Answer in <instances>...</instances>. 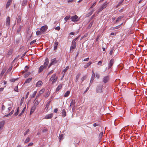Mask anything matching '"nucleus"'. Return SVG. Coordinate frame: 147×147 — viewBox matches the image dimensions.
Returning <instances> with one entry per match:
<instances>
[{
	"mask_svg": "<svg viewBox=\"0 0 147 147\" xmlns=\"http://www.w3.org/2000/svg\"><path fill=\"white\" fill-rule=\"evenodd\" d=\"M57 79L58 77L56 76V74H55L52 75L49 81L51 82L52 84H53L56 82Z\"/></svg>",
	"mask_w": 147,
	"mask_h": 147,
	"instance_id": "obj_1",
	"label": "nucleus"
},
{
	"mask_svg": "<svg viewBox=\"0 0 147 147\" xmlns=\"http://www.w3.org/2000/svg\"><path fill=\"white\" fill-rule=\"evenodd\" d=\"M48 28L47 26V25H45L41 27L40 29V30L42 32L43 34H45V32L47 30Z\"/></svg>",
	"mask_w": 147,
	"mask_h": 147,
	"instance_id": "obj_2",
	"label": "nucleus"
},
{
	"mask_svg": "<svg viewBox=\"0 0 147 147\" xmlns=\"http://www.w3.org/2000/svg\"><path fill=\"white\" fill-rule=\"evenodd\" d=\"M107 4L106 3H104L98 9V13L100 12L103 9L105 8L107 6Z\"/></svg>",
	"mask_w": 147,
	"mask_h": 147,
	"instance_id": "obj_3",
	"label": "nucleus"
},
{
	"mask_svg": "<svg viewBox=\"0 0 147 147\" xmlns=\"http://www.w3.org/2000/svg\"><path fill=\"white\" fill-rule=\"evenodd\" d=\"M58 62V61L56 60V58L53 59L51 61V62L49 64L48 68H49L52 65L56 64Z\"/></svg>",
	"mask_w": 147,
	"mask_h": 147,
	"instance_id": "obj_4",
	"label": "nucleus"
},
{
	"mask_svg": "<svg viewBox=\"0 0 147 147\" xmlns=\"http://www.w3.org/2000/svg\"><path fill=\"white\" fill-rule=\"evenodd\" d=\"M70 19L72 21L74 22H76L79 20L78 17L76 15L71 16V17Z\"/></svg>",
	"mask_w": 147,
	"mask_h": 147,
	"instance_id": "obj_5",
	"label": "nucleus"
},
{
	"mask_svg": "<svg viewBox=\"0 0 147 147\" xmlns=\"http://www.w3.org/2000/svg\"><path fill=\"white\" fill-rule=\"evenodd\" d=\"M114 60L113 59H111L110 60V61L109 63H108V69H110V68L113 65L114 63Z\"/></svg>",
	"mask_w": 147,
	"mask_h": 147,
	"instance_id": "obj_6",
	"label": "nucleus"
},
{
	"mask_svg": "<svg viewBox=\"0 0 147 147\" xmlns=\"http://www.w3.org/2000/svg\"><path fill=\"white\" fill-rule=\"evenodd\" d=\"M109 80V76H106L104 77L103 79V82L105 83L108 82Z\"/></svg>",
	"mask_w": 147,
	"mask_h": 147,
	"instance_id": "obj_7",
	"label": "nucleus"
},
{
	"mask_svg": "<svg viewBox=\"0 0 147 147\" xmlns=\"http://www.w3.org/2000/svg\"><path fill=\"white\" fill-rule=\"evenodd\" d=\"M46 67H45L43 65H41L39 68V70L38 71V73H40L44 69H46Z\"/></svg>",
	"mask_w": 147,
	"mask_h": 147,
	"instance_id": "obj_8",
	"label": "nucleus"
},
{
	"mask_svg": "<svg viewBox=\"0 0 147 147\" xmlns=\"http://www.w3.org/2000/svg\"><path fill=\"white\" fill-rule=\"evenodd\" d=\"M53 116V114L52 113L50 114L46 115L45 118L46 119H49L52 118Z\"/></svg>",
	"mask_w": 147,
	"mask_h": 147,
	"instance_id": "obj_9",
	"label": "nucleus"
},
{
	"mask_svg": "<svg viewBox=\"0 0 147 147\" xmlns=\"http://www.w3.org/2000/svg\"><path fill=\"white\" fill-rule=\"evenodd\" d=\"M102 86H98L96 89V92L98 93H101L102 92Z\"/></svg>",
	"mask_w": 147,
	"mask_h": 147,
	"instance_id": "obj_10",
	"label": "nucleus"
},
{
	"mask_svg": "<svg viewBox=\"0 0 147 147\" xmlns=\"http://www.w3.org/2000/svg\"><path fill=\"white\" fill-rule=\"evenodd\" d=\"M49 60L48 59V58H46L45 61V62L44 64L43 65L47 67L49 63Z\"/></svg>",
	"mask_w": 147,
	"mask_h": 147,
	"instance_id": "obj_11",
	"label": "nucleus"
},
{
	"mask_svg": "<svg viewBox=\"0 0 147 147\" xmlns=\"http://www.w3.org/2000/svg\"><path fill=\"white\" fill-rule=\"evenodd\" d=\"M49 60L48 59V58H46L45 61V62L44 64L43 65L47 67L49 63Z\"/></svg>",
	"mask_w": 147,
	"mask_h": 147,
	"instance_id": "obj_12",
	"label": "nucleus"
},
{
	"mask_svg": "<svg viewBox=\"0 0 147 147\" xmlns=\"http://www.w3.org/2000/svg\"><path fill=\"white\" fill-rule=\"evenodd\" d=\"M76 42H72V44L70 47V49L71 50L75 49L76 47Z\"/></svg>",
	"mask_w": 147,
	"mask_h": 147,
	"instance_id": "obj_13",
	"label": "nucleus"
},
{
	"mask_svg": "<svg viewBox=\"0 0 147 147\" xmlns=\"http://www.w3.org/2000/svg\"><path fill=\"white\" fill-rule=\"evenodd\" d=\"M10 18L9 17H7L6 20V26H9L10 25Z\"/></svg>",
	"mask_w": 147,
	"mask_h": 147,
	"instance_id": "obj_14",
	"label": "nucleus"
},
{
	"mask_svg": "<svg viewBox=\"0 0 147 147\" xmlns=\"http://www.w3.org/2000/svg\"><path fill=\"white\" fill-rule=\"evenodd\" d=\"M12 2V0H8V1L7 2L6 7V8H7L9 7L11 3Z\"/></svg>",
	"mask_w": 147,
	"mask_h": 147,
	"instance_id": "obj_15",
	"label": "nucleus"
},
{
	"mask_svg": "<svg viewBox=\"0 0 147 147\" xmlns=\"http://www.w3.org/2000/svg\"><path fill=\"white\" fill-rule=\"evenodd\" d=\"M22 22L21 17L20 16H18L17 19V24H20Z\"/></svg>",
	"mask_w": 147,
	"mask_h": 147,
	"instance_id": "obj_16",
	"label": "nucleus"
},
{
	"mask_svg": "<svg viewBox=\"0 0 147 147\" xmlns=\"http://www.w3.org/2000/svg\"><path fill=\"white\" fill-rule=\"evenodd\" d=\"M75 100L73 99L71 100L70 104V107H74L75 106Z\"/></svg>",
	"mask_w": 147,
	"mask_h": 147,
	"instance_id": "obj_17",
	"label": "nucleus"
},
{
	"mask_svg": "<svg viewBox=\"0 0 147 147\" xmlns=\"http://www.w3.org/2000/svg\"><path fill=\"white\" fill-rule=\"evenodd\" d=\"M29 69V66H26L24 69V70L22 71V74H24L27 71H28Z\"/></svg>",
	"mask_w": 147,
	"mask_h": 147,
	"instance_id": "obj_18",
	"label": "nucleus"
},
{
	"mask_svg": "<svg viewBox=\"0 0 147 147\" xmlns=\"http://www.w3.org/2000/svg\"><path fill=\"white\" fill-rule=\"evenodd\" d=\"M5 122L4 121H3L0 122V130L2 128L5 124Z\"/></svg>",
	"mask_w": 147,
	"mask_h": 147,
	"instance_id": "obj_19",
	"label": "nucleus"
},
{
	"mask_svg": "<svg viewBox=\"0 0 147 147\" xmlns=\"http://www.w3.org/2000/svg\"><path fill=\"white\" fill-rule=\"evenodd\" d=\"M42 84V81H39L38 82L36 85V87H40L41 86Z\"/></svg>",
	"mask_w": 147,
	"mask_h": 147,
	"instance_id": "obj_20",
	"label": "nucleus"
},
{
	"mask_svg": "<svg viewBox=\"0 0 147 147\" xmlns=\"http://www.w3.org/2000/svg\"><path fill=\"white\" fill-rule=\"evenodd\" d=\"M36 107L35 106H33L32 107L31 110V111L30 113V114L31 115L32 113H33L35 111L36 109Z\"/></svg>",
	"mask_w": 147,
	"mask_h": 147,
	"instance_id": "obj_21",
	"label": "nucleus"
},
{
	"mask_svg": "<svg viewBox=\"0 0 147 147\" xmlns=\"http://www.w3.org/2000/svg\"><path fill=\"white\" fill-rule=\"evenodd\" d=\"M62 84H59L58 87L56 88V91H59L62 88Z\"/></svg>",
	"mask_w": 147,
	"mask_h": 147,
	"instance_id": "obj_22",
	"label": "nucleus"
},
{
	"mask_svg": "<svg viewBox=\"0 0 147 147\" xmlns=\"http://www.w3.org/2000/svg\"><path fill=\"white\" fill-rule=\"evenodd\" d=\"M123 17L124 16H122L118 17L116 21V23H117V22L120 21Z\"/></svg>",
	"mask_w": 147,
	"mask_h": 147,
	"instance_id": "obj_23",
	"label": "nucleus"
},
{
	"mask_svg": "<svg viewBox=\"0 0 147 147\" xmlns=\"http://www.w3.org/2000/svg\"><path fill=\"white\" fill-rule=\"evenodd\" d=\"M62 115L63 117H65L66 116V112L65 109L63 110L62 112Z\"/></svg>",
	"mask_w": 147,
	"mask_h": 147,
	"instance_id": "obj_24",
	"label": "nucleus"
},
{
	"mask_svg": "<svg viewBox=\"0 0 147 147\" xmlns=\"http://www.w3.org/2000/svg\"><path fill=\"white\" fill-rule=\"evenodd\" d=\"M13 52V50L12 49H10L8 51V54L7 55V57H9L10 55H12Z\"/></svg>",
	"mask_w": 147,
	"mask_h": 147,
	"instance_id": "obj_25",
	"label": "nucleus"
},
{
	"mask_svg": "<svg viewBox=\"0 0 147 147\" xmlns=\"http://www.w3.org/2000/svg\"><path fill=\"white\" fill-rule=\"evenodd\" d=\"M70 91H67L65 94L64 96L65 97H67L70 93Z\"/></svg>",
	"mask_w": 147,
	"mask_h": 147,
	"instance_id": "obj_26",
	"label": "nucleus"
},
{
	"mask_svg": "<svg viewBox=\"0 0 147 147\" xmlns=\"http://www.w3.org/2000/svg\"><path fill=\"white\" fill-rule=\"evenodd\" d=\"M58 44H59V43L57 42H55V44H54L55 45L54 46V50H56L57 49V46L58 45Z\"/></svg>",
	"mask_w": 147,
	"mask_h": 147,
	"instance_id": "obj_27",
	"label": "nucleus"
},
{
	"mask_svg": "<svg viewBox=\"0 0 147 147\" xmlns=\"http://www.w3.org/2000/svg\"><path fill=\"white\" fill-rule=\"evenodd\" d=\"M92 64V62L91 61L89 62V63H87L86 65H84V68H86L87 67L89 66L90 65Z\"/></svg>",
	"mask_w": 147,
	"mask_h": 147,
	"instance_id": "obj_28",
	"label": "nucleus"
},
{
	"mask_svg": "<svg viewBox=\"0 0 147 147\" xmlns=\"http://www.w3.org/2000/svg\"><path fill=\"white\" fill-rule=\"evenodd\" d=\"M32 80V78H29L27 79L26 80V81L25 82V83H30V81Z\"/></svg>",
	"mask_w": 147,
	"mask_h": 147,
	"instance_id": "obj_29",
	"label": "nucleus"
},
{
	"mask_svg": "<svg viewBox=\"0 0 147 147\" xmlns=\"http://www.w3.org/2000/svg\"><path fill=\"white\" fill-rule=\"evenodd\" d=\"M81 75V74L80 73H79L76 76V82H77L80 76Z\"/></svg>",
	"mask_w": 147,
	"mask_h": 147,
	"instance_id": "obj_30",
	"label": "nucleus"
},
{
	"mask_svg": "<svg viewBox=\"0 0 147 147\" xmlns=\"http://www.w3.org/2000/svg\"><path fill=\"white\" fill-rule=\"evenodd\" d=\"M63 134H61L60 135L59 137V140L60 141L62 140L63 139Z\"/></svg>",
	"mask_w": 147,
	"mask_h": 147,
	"instance_id": "obj_31",
	"label": "nucleus"
},
{
	"mask_svg": "<svg viewBox=\"0 0 147 147\" xmlns=\"http://www.w3.org/2000/svg\"><path fill=\"white\" fill-rule=\"evenodd\" d=\"M36 34L37 36H38L40 35H41L43 34V33L42 32L38 30L36 32Z\"/></svg>",
	"mask_w": 147,
	"mask_h": 147,
	"instance_id": "obj_32",
	"label": "nucleus"
},
{
	"mask_svg": "<svg viewBox=\"0 0 147 147\" xmlns=\"http://www.w3.org/2000/svg\"><path fill=\"white\" fill-rule=\"evenodd\" d=\"M26 109V107H24L23 110H22L21 113L19 114V116H20L22 115L24 113V112L25 111Z\"/></svg>",
	"mask_w": 147,
	"mask_h": 147,
	"instance_id": "obj_33",
	"label": "nucleus"
},
{
	"mask_svg": "<svg viewBox=\"0 0 147 147\" xmlns=\"http://www.w3.org/2000/svg\"><path fill=\"white\" fill-rule=\"evenodd\" d=\"M70 18H71V16H67L65 17V18H64V20L65 21H67Z\"/></svg>",
	"mask_w": 147,
	"mask_h": 147,
	"instance_id": "obj_34",
	"label": "nucleus"
},
{
	"mask_svg": "<svg viewBox=\"0 0 147 147\" xmlns=\"http://www.w3.org/2000/svg\"><path fill=\"white\" fill-rule=\"evenodd\" d=\"M19 107H18L16 112L14 114L15 116H17L18 115L19 112Z\"/></svg>",
	"mask_w": 147,
	"mask_h": 147,
	"instance_id": "obj_35",
	"label": "nucleus"
},
{
	"mask_svg": "<svg viewBox=\"0 0 147 147\" xmlns=\"http://www.w3.org/2000/svg\"><path fill=\"white\" fill-rule=\"evenodd\" d=\"M36 93H37V91H34L31 96V98H34L36 94Z\"/></svg>",
	"mask_w": 147,
	"mask_h": 147,
	"instance_id": "obj_36",
	"label": "nucleus"
},
{
	"mask_svg": "<svg viewBox=\"0 0 147 147\" xmlns=\"http://www.w3.org/2000/svg\"><path fill=\"white\" fill-rule=\"evenodd\" d=\"M27 0H23V1L22 3V5L24 6L26 4L27 2Z\"/></svg>",
	"mask_w": 147,
	"mask_h": 147,
	"instance_id": "obj_37",
	"label": "nucleus"
},
{
	"mask_svg": "<svg viewBox=\"0 0 147 147\" xmlns=\"http://www.w3.org/2000/svg\"><path fill=\"white\" fill-rule=\"evenodd\" d=\"M123 1V0H121L118 3L117 6V7L121 5Z\"/></svg>",
	"mask_w": 147,
	"mask_h": 147,
	"instance_id": "obj_38",
	"label": "nucleus"
},
{
	"mask_svg": "<svg viewBox=\"0 0 147 147\" xmlns=\"http://www.w3.org/2000/svg\"><path fill=\"white\" fill-rule=\"evenodd\" d=\"M96 1L90 7L89 9H90L92 8L94 6H95V5H96Z\"/></svg>",
	"mask_w": 147,
	"mask_h": 147,
	"instance_id": "obj_39",
	"label": "nucleus"
},
{
	"mask_svg": "<svg viewBox=\"0 0 147 147\" xmlns=\"http://www.w3.org/2000/svg\"><path fill=\"white\" fill-rule=\"evenodd\" d=\"M31 73L30 72H28L24 74V77L25 78L27 77Z\"/></svg>",
	"mask_w": 147,
	"mask_h": 147,
	"instance_id": "obj_40",
	"label": "nucleus"
},
{
	"mask_svg": "<svg viewBox=\"0 0 147 147\" xmlns=\"http://www.w3.org/2000/svg\"><path fill=\"white\" fill-rule=\"evenodd\" d=\"M5 71V70L3 69L2 70L1 73L0 74V76H2Z\"/></svg>",
	"mask_w": 147,
	"mask_h": 147,
	"instance_id": "obj_41",
	"label": "nucleus"
},
{
	"mask_svg": "<svg viewBox=\"0 0 147 147\" xmlns=\"http://www.w3.org/2000/svg\"><path fill=\"white\" fill-rule=\"evenodd\" d=\"M44 91L45 90L43 89H42L40 90L39 92V95H40L42 94L44 92Z\"/></svg>",
	"mask_w": 147,
	"mask_h": 147,
	"instance_id": "obj_42",
	"label": "nucleus"
},
{
	"mask_svg": "<svg viewBox=\"0 0 147 147\" xmlns=\"http://www.w3.org/2000/svg\"><path fill=\"white\" fill-rule=\"evenodd\" d=\"M50 94V92H48L46 93L45 94V97H47L49 96Z\"/></svg>",
	"mask_w": 147,
	"mask_h": 147,
	"instance_id": "obj_43",
	"label": "nucleus"
},
{
	"mask_svg": "<svg viewBox=\"0 0 147 147\" xmlns=\"http://www.w3.org/2000/svg\"><path fill=\"white\" fill-rule=\"evenodd\" d=\"M38 104H39V102H38V101L37 100H36L34 102V106H35V107H36V106H37Z\"/></svg>",
	"mask_w": 147,
	"mask_h": 147,
	"instance_id": "obj_44",
	"label": "nucleus"
},
{
	"mask_svg": "<svg viewBox=\"0 0 147 147\" xmlns=\"http://www.w3.org/2000/svg\"><path fill=\"white\" fill-rule=\"evenodd\" d=\"M30 140V139L29 137H28L26 140L24 142L25 143L28 142Z\"/></svg>",
	"mask_w": 147,
	"mask_h": 147,
	"instance_id": "obj_45",
	"label": "nucleus"
},
{
	"mask_svg": "<svg viewBox=\"0 0 147 147\" xmlns=\"http://www.w3.org/2000/svg\"><path fill=\"white\" fill-rule=\"evenodd\" d=\"M94 11V9H93L91 11L89 12L88 13V16H89L91 15Z\"/></svg>",
	"mask_w": 147,
	"mask_h": 147,
	"instance_id": "obj_46",
	"label": "nucleus"
},
{
	"mask_svg": "<svg viewBox=\"0 0 147 147\" xmlns=\"http://www.w3.org/2000/svg\"><path fill=\"white\" fill-rule=\"evenodd\" d=\"M93 21L91 22L90 23V24H89V25L88 26V27L89 28H90L92 26V25L93 24Z\"/></svg>",
	"mask_w": 147,
	"mask_h": 147,
	"instance_id": "obj_47",
	"label": "nucleus"
},
{
	"mask_svg": "<svg viewBox=\"0 0 147 147\" xmlns=\"http://www.w3.org/2000/svg\"><path fill=\"white\" fill-rule=\"evenodd\" d=\"M50 102L51 101H48L47 103L46 104V107L45 108V109H46V108H47V106H49V105H50Z\"/></svg>",
	"mask_w": 147,
	"mask_h": 147,
	"instance_id": "obj_48",
	"label": "nucleus"
},
{
	"mask_svg": "<svg viewBox=\"0 0 147 147\" xmlns=\"http://www.w3.org/2000/svg\"><path fill=\"white\" fill-rule=\"evenodd\" d=\"M122 23L121 24H120V25H119V26H117L115 27H113V28H112V29H113V30H114V29H117V28H118L119 27V26L122 25Z\"/></svg>",
	"mask_w": 147,
	"mask_h": 147,
	"instance_id": "obj_49",
	"label": "nucleus"
},
{
	"mask_svg": "<svg viewBox=\"0 0 147 147\" xmlns=\"http://www.w3.org/2000/svg\"><path fill=\"white\" fill-rule=\"evenodd\" d=\"M14 90L16 92H18V86H17L15 88Z\"/></svg>",
	"mask_w": 147,
	"mask_h": 147,
	"instance_id": "obj_50",
	"label": "nucleus"
},
{
	"mask_svg": "<svg viewBox=\"0 0 147 147\" xmlns=\"http://www.w3.org/2000/svg\"><path fill=\"white\" fill-rule=\"evenodd\" d=\"M29 129H27L24 132V135H26L28 134V133L29 132Z\"/></svg>",
	"mask_w": 147,
	"mask_h": 147,
	"instance_id": "obj_51",
	"label": "nucleus"
},
{
	"mask_svg": "<svg viewBox=\"0 0 147 147\" xmlns=\"http://www.w3.org/2000/svg\"><path fill=\"white\" fill-rule=\"evenodd\" d=\"M100 77V75L98 74H96V77L97 79H99Z\"/></svg>",
	"mask_w": 147,
	"mask_h": 147,
	"instance_id": "obj_52",
	"label": "nucleus"
},
{
	"mask_svg": "<svg viewBox=\"0 0 147 147\" xmlns=\"http://www.w3.org/2000/svg\"><path fill=\"white\" fill-rule=\"evenodd\" d=\"M24 97H23L22 98H21V101H20V102H20V104H21V105L22 104V103L23 102V100H24Z\"/></svg>",
	"mask_w": 147,
	"mask_h": 147,
	"instance_id": "obj_53",
	"label": "nucleus"
},
{
	"mask_svg": "<svg viewBox=\"0 0 147 147\" xmlns=\"http://www.w3.org/2000/svg\"><path fill=\"white\" fill-rule=\"evenodd\" d=\"M103 135V133L102 132H101L100 134L99 135V137L100 138H101Z\"/></svg>",
	"mask_w": 147,
	"mask_h": 147,
	"instance_id": "obj_54",
	"label": "nucleus"
},
{
	"mask_svg": "<svg viewBox=\"0 0 147 147\" xmlns=\"http://www.w3.org/2000/svg\"><path fill=\"white\" fill-rule=\"evenodd\" d=\"M36 40H33L32 42H31L30 43V45L33 44L35 42H36Z\"/></svg>",
	"mask_w": 147,
	"mask_h": 147,
	"instance_id": "obj_55",
	"label": "nucleus"
},
{
	"mask_svg": "<svg viewBox=\"0 0 147 147\" xmlns=\"http://www.w3.org/2000/svg\"><path fill=\"white\" fill-rule=\"evenodd\" d=\"M99 125L98 124H96V123H95L93 124V126L94 127H95L97 126H99Z\"/></svg>",
	"mask_w": 147,
	"mask_h": 147,
	"instance_id": "obj_56",
	"label": "nucleus"
},
{
	"mask_svg": "<svg viewBox=\"0 0 147 147\" xmlns=\"http://www.w3.org/2000/svg\"><path fill=\"white\" fill-rule=\"evenodd\" d=\"M86 76H84L82 77L81 79V80H82V81H83L84 80L86 79Z\"/></svg>",
	"mask_w": 147,
	"mask_h": 147,
	"instance_id": "obj_57",
	"label": "nucleus"
},
{
	"mask_svg": "<svg viewBox=\"0 0 147 147\" xmlns=\"http://www.w3.org/2000/svg\"><path fill=\"white\" fill-rule=\"evenodd\" d=\"M14 111V110H12L10 113H9V115L10 116L12 115L13 114V113Z\"/></svg>",
	"mask_w": 147,
	"mask_h": 147,
	"instance_id": "obj_58",
	"label": "nucleus"
},
{
	"mask_svg": "<svg viewBox=\"0 0 147 147\" xmlns=\"http://www.w3.org/2000/svg\"><path fill=\"white\" fill-rule=\"evenodd\" d=\"M14 111V110H12L10 113H9V115L10 116L12 115L13 114V113Z\"/></svg>",
	"mask_w": 147,
	"mask_h": 147,
	"instance_id": "obj_59",
	"label": "nucleus"
},
{
	"mask_svg": "<svg viewBox=\"0 0 147 147\" xmlns=\"http://www.w3.org/2000/svg\"><path fill=\"white\" fill-rule=\"evenodd\" d=\"M53 72V70H51V71L49 72L48 74V75H49L50 74L52 73Z\"/></svg>",
	"mask_w": 147,
	"mask_h": 147,
	"instance_id": "obj_60",
	"label": "nucleus"
},
{
	"mask_svg": "<svg viewBox=\"0 0 147 147\" xmlns=\"http://www.w3.org/2000/svg\"><path fill=\"white\" fill-rule=\"evenodd\" d=\"M89 89V87H87V88L86 89V90H85V91L84 92V94L86 93V92Z\"/></svg>",
	"mask_w": 147,
	"mask_h": 147,
	"instance_id": "obj_61",
	"label": "nucleus"
},
{
	"mask_svg": "<svg viewBox=\"0 0 147 147\" xmlns=\"http://www.w3.org/2000/svg\"><path fill=\"white\" fill-rule=\"evenodd\" d=\"M102 62L101 61H99L98 63L97 64L98 65H101L102 64Z\"/></svg>",
	"mask_w": 147,
	"mask_h": 147,
	"instance_id": "obj_62",
	"label": "nucleus"
},
{
	"mask_svg": "<svg viewBox=\"0 0 147 147\" xmlns=\"http://www.w3.org/2000/svg\"><path fill=\"white\" fill-rule=\"evenodd\" d=\"M5 107L4 105H2L1 107V109L2 111H3L5 109Z\"/></svg>",
	"mask_w": 147,
	"mask_h": 147,
	"instance_id": "obj_63",
	"label": "nucleus"
},
{
	"mask_svg": "<svg viewBox=\"0 0 147 147\" xmlns=\"http://www.w3.org/2000/svg\"><path fill=\"white\" fill-rule=\"evenodd\" d=\"M12 107H9L8 108V112H9L12 109Z\"/></svg>",
	"mask_w": 147,
	"mask_h": 147,
	"instance_id": "obj_64",
	"label": "nucleus"
}]
</instances>
